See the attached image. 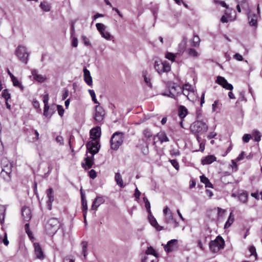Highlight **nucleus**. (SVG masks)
<instances>
[{"label": "nucleus", "instance_id": "f03ea898", "mask_svg": "<svg viewBox=\"0 0 262 262\" xmlns=\"http://www.w3.org/2000/svg\"><path fill=\"white\" fill-rule=\"evenodd\" d=\"M124 140V135L121 132H116L112 136L110 143L111 148L114 150H117L122 144Z\"/></svg>", "mask_w": 262, "mask_h": 262}, {"label": "nucleus", "instance_id": "39448f33", "mask_svg": "<svg viewBox=\"0 0 262 262\" xmlns=\"http://www.w3.org/2000/svg\"><path fill=\"white\" fill-rule=\"evenodd\" d=\"M15 54L21 62L25 64L27 63L29 53H28L26 47L19 46L15 51Z\"/></svg>", "mask_w": 262, "mask_h": 262}, {"label": "nucleus", "instance_id": "2f4dec72", "mask_svg": "<svg viewBox=\"0 0 262 262\" xmlns=\"http://www.w3.org/2000/svg\"><path fill=\"white\" fill-rule=\"evenodd\" d=\"M162 95L175 99L176 97L178 96L179 92H173L169 90L168 93H163Z\"/></svg>", "mask_w": 262, "mask_h": 262}, {"label": "nucleus", "instance_id": "6e6d98bb", "mask_svg": "<svg viewBox=\"0 0 262 262\" xmlns=\"http://www.w3.org/2000/svg\"><path fill=\"white\" fill-rule=\"evenodd\" d=\"M170 154L171 156H179L180 155V152L179 149L173 148L170 150Z\"/></svg>", "mask_w": 262, "mask_h": 262}, {"label": "nucleus", "instance_id": "774afa93", "mask_svg": "<svg viewBox=\"0 0 262 262\" xmlns=\"http://www.w3.org/2000/svg\"><path fill=\"white\" fill-rule=\"evenodd\" d=\"M215 2L221 5L222 7H225L226 8H228V5L225 3L224 1H215Z\"/></svg>", "mask_w": 262, "mask_h": 262}, {"label": "nucleus", "instance_id": "3c124183", "mask_svg": "<svg viewBox=\"0 0 262 262\" xmlns=\"http://www.w3.org/2000/svg\"><path fill=\"white\" fill-rule=\"evenodd\" d=\"M72 38V45L73 47H77L78 46V39L74 35H71Z\"/></svg>", "mask_w": 262, "mask_h": 262}, {"label": "nucleus", "instance_id": "20e7f679", "mask_svg": "<svg viewBox=\"0 0 262 262\" xmlns=\"http://www.w3.org/2000/svg\"><path fill=\"white\" fill-rule=\"evenodd\" d=\"M224 246V241L223 238L220 235L217 236L216 238L211 241L209 243L210 250L213 253L219 252Z\"/></svg>", "mask_w": 262, "mask_h": 262}, {"label": "nucleus", "instance_id": "4468645a", "mask_svg": "<svg viewBox=\"0 0 262 262\" xmlns=\"http://www.w3.org/2000/svg\"><path fill=\"white\" fill-rule=\"evenodd\" d=\"M34 248L36 257L40 259H43V253L39 244L37 243H35L34 244Z\"/></svg>", "mask_w": 262, "mask_h": 262}, {"label": "nucleus", "instance_id": "4d7b16f0", "mask_svg": "<svg viewBox=\"0 0 262 262\" xmlns=\"http://www.w3.org/2000/svg\"><path fill=\"white\" fill-rule=\"evenodd\" d=\"M188 54L190 56L192 57H196L198 55V52L194 49H189Z\"/></svg>", "mask_w": 262, "mask_h": 262}, {"label": "nucleus", "instance_id": "49530a36", "mask_svg": "<svg viewBox=\"0 0 262 262\" xmlns=\"http://www.w3.org/2000/svg\"><path fill=\"white\" fill-rule=\"evenodd\" d=\"M253 136L255 141L258 142L260 140L261 135L259 132L257 130L253 132Z\"/></svg>", "mask_w": 262, "mask_h": 262}, {"label": "nucleus", "instance_id": "2eb2a0df", "mask_svg": "<svg viewBox=\"0 0 262 262\" xmlns=\"http://www.w3.org/2000/svg\"><path fill=\"white\" fill-rule=\"evenodd\" d=\"M91 138L93 140H97L99 138L101 135V128L99 126H97L92 128L90 131Z\"/></svg>", "mask_w": 262, "mask_h": 262}, {"label": "nucleus", "instance_id": "052dcab7", "mask_svg": "<svg viewBox=\"0 0 262 262\" xmlns=\"http://www.w3.org/2000/svg\"><path fill=\"white\" fill-rule=\"evenodd\" d=\"M170 162L171 165L177 169L178 170L179 168V164L176 160H170Z\"/></svg>", "mask_w": 262, "mask_h": 262}, {"label": "nucleus", "instance_id": "13d9d810", "mask_svg": "<svg viewBox=\"0 0 262 262\" xmlns=\"http://www.w3.org/2000/svg\"><path fill=\"white\" fill-rule=\"evenodd\" d=\"M76 20H73L71 23V35H74L75 33V24L76 23Z\"/></svg>", "mask_w": 262, "mask_h": 262}, {"label": "nucleus", "instance_id": "c756f323", "mask_svg": "<svg viewBox=\"0 0 262 262\" xmlns=\"http://www.w3.org/2000/svg\"><path fill=\"white\" fill-rule=\"evenodd\" d=\"M13 84L15 87H18L21 91L24 90V86L15 77L11 79Z\"/></svg>", "mask_w": 262, "mask_h": 262}, {"label": "nucleus", "instance_id": "f3484780", "mask_svg": "<svg viewBox=\"0 0 262 262\" xmlns=\"http://www.w3.org/2000/svg\"><path fill=\"white\" fill-rule=\"evenodd\" d=\"M216 160V158L213 155H208L201 160V163L203 165L210 164Z\"/></svg>", "mask_w": 262, "mask_h": 262}, {"label": "nucleus", "instance_id": "c85d7f7f", "mask_svg": "<svg viewBox=\"0 0 262 262\" xmlns=\"http://www.w3.org/2000/svg\"><path fill=\"white\" fill-rule=\"evenodd\" d=\"M149 220L151 225L154 227H155L157 230L160 231L163 229V227L160 226L158 225L157 221L154 217H152L151 219H149Z\"/></svg>", "mask_w": 262, "mask_h": 262}, {"label": "nucleus", "instance_id": "e2e57ef3", "mask_svg": "<svg viewBox=\"0 0 262 262\" xmlns=\"http://www.w3.org/2000/svg\"><path fill=\"white\" fill-rule=\"evenodd\" d=\"M89 176L92 179H94L97 176L96 171L94 169H91L89 171Z\"/></svg>", "mask_w": 262, "mask_h": 262}, {"label": "nucleus", "instance_id": "a878e982", "mask_svg": "<svg viewBox=\"0 0 262 262\" xmlns=\"http://www.w3.org/2000/svg\"><path fill=\"white\" fill-rule=\"evenodd\" d=\"M200 180L201 182L205 184L206 187H213V185L210 182L209 179L204 175L200 176Z\"/></svg>", "mask_w": 262, "mask_h": 262}, {"label": "nucleus", "instance_id": "412c9836", "mask_svg": "<svg viewBox=\"0 0 262 262\" xmlns=\"http://www.w3.org/2000/svg\"><path fill=\"white\" fill-rule=\"evenodd\" d=\"M32 75L34 79L39 82H43L46 80L45 77L38 74V72L36 70H33L32 71Z\"/></svg>", "mask_w": 262, "mask_h": 262}, {"label": "nucleus", "instance_id": "5701e85b", "mask_svg": "<svg viewBox=\"0 0 262 262\" xmlns=\"http://www.w3.org/2000/svg\"><path fill=\"white\" fill-rule=\"evenodd\" d=\"M103 202L104 200L100 196L97 197L93 201L92 209L93 210L96 209Z\"/></svg>", "mask_w": 262, "mask_h": 262}, {"label": "nucleus", "instance_id": "680f3d73", "mask_svg": "<svg viewBox=\"0 0 262 262\" xmlns=\"http://www.w3.org/2000/svg\"><path fill=\"white\" fill-rule=\"evenodd\" d=\"M251 137V136L250 134H245L243 137V141L245 143H247L249 141Z\"/></svg>", "mask_w": 262, "mask_h": 262}, {"label": "nucleus", "instance_id": "8fccbe9b", "mask_svg": "<svg viewBox=\"0 0 262 262\" xmlns=\"http://www.w3.org/2000/svg\"><path fill=\"white\" fill-rule=\"evenodd\" d=\"M165 57L172 61H174L175 60L176 56L173 53L168 52L166 54Z\"/></svg>", "mask_w": 262, "mask_h": 262}, {"label": "nucleus", "instance_id": "cd10ccee", "mask_svg": "<svg viewBox=\"0 0 262 262\" xmlns=\"http://www.w3.org/2000/svg\"><path fill=\"white\" fill-rule=\"evenodd\" d=\"M6 208L3 205H0V223L3 224L4 222Z\"/></svg>", "mask_w": 262, "mask_h": 262}, {"label": "nucleus", "instance_id": "4c0bfd02", "mask_svg": "<svg viewBox=\"0 0 262 262\" xmlns=\"http://www.w3.org/2000/svg\"><path fill=\"white\" fill-rule=\"evenodd\" d=\"M2 96L5 99L6 101H8V100L11 97V95L7 89H5L2 92Z\"/></svg>", "mask_w": 262, "mask_h": 262}, {"label": "nucleus", "instance_id": "e433bc0d", "mask_svg": "<svg viewBox=\"0 0 262 262\" xmlns=\"http://www.w3.org/2000/svg\"><path fill=\"white\" fill-rule=\"evenodd\" d=\"M247 6V3L246 0H242L241 2H238V4L237 5V10L238 12H241V7H242L243 9L246 8V6Z\"/></svg>", "mask_w": 262, "mask_h": 262}, {"label": "nucleus", "instance_id": "f704fd0d", "mask_svg": "<svg viewBox=\"0 0 262 262\" xmlns=\"http://www.w3.org/2000/svg\"><path fill=\"white\" fill-rule=\"evenodd\" d=\"M40 8L45 11L48 12L50 10L51 6L47 2L41 3L40 4Z\"/></svg>", "mask_w": 262, "mask_h": 262}, {"label": "nucleus", "instance_id": "6ab92c4d", "mask_svg": "<svg viewBox=\"0 0 262 262\" xmlns=\"http://www.w3.org/2000/svg\"><path fill=\"white\" fill-rule=\"evenodd\" d=\"M84 79L85 82L90 86L92 85L93 80L90 71L86 68L83 69Z\"/></svg>", "mask_w": 262, "mask_h": 262}, {"label": "nucleus", "instance_id": "a18cd8bd", "mask_svg": "<svg viewBox=\"0 0 262 262\" xmlns=\"http://www.w3.org/2000/svg\"><path fill=\"white\" fill-rule=\"evenodd\" d=\"M141 149L142 153L144 155H147L149 152L148 144L147 143L145 142V145L141 148Z\"/></svg>", "mask_w": 262, "mask_h": 262}, {"label": "nucleus", "instance_id": "864d4df0", "mask_svg": "<svg viewBox=\"0 0 262 262\" xmlns=\"http://www.w3.org/2000/svg\"><path fill=\"white\" fill-rule=\"evenodd\" d=\"M169 90L173 92H179V94L181 92L182 89L179 86L172 85L169 89Z\"/></svg>", "mask_w": 262, "mask_h": 262}, {"label": "nucleus", "instance_id": "338daca9", "mask_svg": "<svg viewBox=\"0 0 262 262\" xmlns=\"http://www.w3.org/2000/svg\"><path fill=\"white\" fill-rule=\"evenodd\" d=\"M69 91L67 89H64L63 90V92L62 95V99L64 100L66 99L68 96H69Z\"/></svg>", "mask_w": 262, "mask_h": 262}, {"label": "nucleus", "instance_id": "7ed1b4c3", "mask_svg": "<svg viewBox=\"0 0 262 262\" xmlns=\"http://www.w3.org/2000/svg\"><path fill=\"white\" fill-rule=\"evenodd\" d=\"M59 227V222L56 218H51L45 225V231L49 235H54Z\"/></svg>", "mask_w": 262, "mask_h": 262}, {"label": "nucleus", "instance_id": "5fc2aeb1", "mask_svg": "<svg viewBox=\"0 0 262 262\" xmlns=\"http://www.w3.org/2000/svg\"><path fill=\"white\" fill-rule=\"evenodd\" d=\"M82 40L84 44L86 46H91V43L89 39L85 36H82Z\"/></svg>", "mask_w": 262, "mask_h": 262}, {"label": "nucleus", "instance_id": "603ef678", "mask_svg": "<svg viewBox=\"0 0 262 262\" xmlns=\"http://www.w3.org/2000/svg\"><path fill=\"white\" fill-rule=\"evenodd\" d=\"M25 229L26 232L27 233V234H28L29 237L30 238H32V233L30 230L29 224L28 223L26 224L25 225Z\"/></svg>", "mask_w": 262, "mask_h": 262}, {"label": "nucleus", "instance_id": "b1692460", "mask_svg": "<svg viewBox=\"0 0 262 262\" xmlns=\"http://www.w3.org/2000/svg\"><path fill=\"white\" fill-rule=\"evenodd\" d=\"M115 180L117 185H118L120 187L124 188L125 187V185L123 184L122 177L119 172H117L115 173Z\"/></svg>", "mask_w": 262, "mask_h": 262}, {"label": "nucleus", "instance_id": "58836bf2", "mask_svg": "<svg viewBox=\"0 0 262 262\" xmlns=\"http://www.w3.org/2000/svg\"><path fill=\"white\" fill-rule=\"evenodd\" d=\"M81 246L82 248V253L83 254L84 257H86V252L87 251L88 243L86 242H82L81 243Z\"/></svg>", "mask_w": 262, "mask_h": 262}, {"label": "nucleus", "instance_id": "6e6552de", "mask_svg": "<svg viewBox=\"0 0 262 262\" xmlns=\"http://www.w3.org/2000/svg\"><path fill=\"white\" fill-rule=\"evenodd\" d=\"M105 115V112L103 108L97 105L95 106V114L94 119L98 123H101Z\"/></svg>", "mask_w": 262, "mask_h": 262}, {"label": "nucleus", "instance_id": "393cba45", "mask_svg": "<svg viewBox=\"0 0 262 262\" xmlns=\"http://www.w3.org/2000/svg\"><path fill=\"white\" fill-rule=\"evenodd\" d=\"M94 164V156L91 157H86L85 158V165L86 166L85 168L90 169L91 168Z\"/></svg>", "mask_w": 262, "mask_h": 262}, {"label": "nucleus", "instance_id": "ea45409f", "mask_svg": "<svg viewBox=\"0 0 262 262\" xmlns=\"http://www.w3.org/2000/svg\"><path fill=\"white\" fill-rule=\"evenodd\" d=\"M143 134L145 138H149L152 137V133L150 129L145 128L143 132Z\"/></svg>", "mask_w": 262, "mask_h": 262}, {"label": "nucleus", "instance_id": "a19ab883", "mask_svg": "<svg viewBox=\"0 0 262 262\" xmlns=\"http://www.w3.org/2000/svg\"><path fill=\"white\" fill-rule=\"evenodd\" d=\"M249 250L251 253V255H253L255 257V259H257V253L256 252V249L253 246H250L249 247Z\"/></svg>", "mask_w": 262, "mask_h": 262}, {"label": "nucleus", "instance_id": "473e14b6", "mask_svg": "<svg viewBox=\"0 0 262 262\" xmlns=\"http://www.w3.org/2000/svg\"><path fill=\"white\" fill-rule=\"evenodd\" d=\"M11 173H7L6 171H2L1 176L6 181H9L11 180Z\"/></svg>", "mask_w": 262, "mask_h": 262}, {"label": "nucleus", "instance_id": "f257e3e1", "mask_svg": "<svg viewBox=\"0 0 262 262\" xmlns=\"http://www.w3.org/2000/svg\"><path fill=\"white\" fill-rule=\"evenodd\" d=\"M208 129V125L202 121H196L190 126V132L195 136L199 142H200V136L206 133Z\"/></svg>", "mask_w": 262, "mask_h": 262}, {"label": "nucleus", "instance_id": "9b49d317", "mask_svg": "<svg viewBox=\"0 0 262 262\" xmlns=\"http://www.w3.org/2000/svg\"><path fill=\"white\" fill-rule=\"evenodd\" d=\"M216 82L219 84L222 85L223 88L227 90L232 91L233 89V85L229 83L224 77L218 76Z\"/></svg>", "mask_w": 262, "mask_h": 262}, {"label": "nucleus", "instance_id": "0eeeda50", "mask_svg": "<svg viewBox=\"0 0 262 262\" xmlns=\"http://www.w3.org/2000/svg\"><path fill=\"white\" fill-rule=\"evenodd\" d=\"M100 145L97 140H92L86 144V147L89 152L94 156L99 150Z\"/></svg>", "mask_w": 262, "mask_h": 262}, {"label": "nucleus", "instance_id": "37998d69", "mask_svg": "<svg viewBox=\"0 0 262 262\" xmlns=\"http://www.w3.org/2000/svg\"><path fill=\"white\" fill-rule=\"evenodd\" d=\"M89 92L92 97V100L94 101V102L96 104H99V103L97 101V100L96 98V95L95 93L94 90H89Z\"/></svg>", "mask_w": 262, "mask_h": 262}, {"label": "nucleus", "instance_id": "ddd939ff", "mask_svg": "<svg viewBox=\"0 0 262 262\" xmlns=\"http://www.w3.org/2000/svg\"><path fill=\"white\" fill-rule=\"evenodd\" d=\"M47 196L48 198V200L47 202V208L49 210H51L52 204L54 200L53 189L51 188L48 189L47 190Z\"/></svg>", "mask_w": 262, "mask_h": 262}, {"label": "nucleus", "instance_id": "dca6fc26", "mask_svg": "<svg viewBox=\"0 0 262 262\" xmlns=\"http://www.w3.org/2000/svg\"><path fill=\"white\" fill-rule=\"evenodd\" d=\"M12 164L7 161L6 159L2 160V171H7V173H11L12 172Z\"/></svg>", "mask_w": 262, "mask_h": 262}, {"label": "nucleus", "instance_id": "c03bdc74", "mask_svg": "<svg viewBox=\"0 0 262 262\" xmlns=\"http://www.w3.org/2000/svg\"><path fill=\"white\" fill-rule=\"evenodd\" d=\"M146 254H151L155 256H157V253L155 249L151 246H149L147 248L146 251Z\"/></svg>", "mask_w": 262, "mask_h": 262}, {"label": "nucleus", "instance_id": "1a4fd4ad", "mask_svg": "<svg viewBox=\"0 0 262 262\" xmlns=\"http://www.w3.org/2000/svg\"><path fill=\"white\" fill-rule=\"evenodd\" d=\"M165 251L167 253H170L176 250L178 248V240L176 239H171L166 245L162 244Z\"/></svg>", "mask_w": 262, "mask_h": 262}, {"label": "nucleus", "instance_id": "bf43d9fd", "mask_svg": "<svg viewBox=\"0 0 262 262\" xmlns=\"http://www.w3.org/2000/svg\"><path fill=\"white\" fill-rule=\"evenodd\" d=\"M57 111L58 114L60 116L62 117L63 115L64 110L61 105H57Z\"/></svg>", "mask_w": 262, "mask_h": 262}, {"label": "nucleus", "instance_id": "0e129e2a", "mask_svg": "<svg viewBox=\"0 0 262 262\" xmlns=\"http://www.w3.org/2000/svg\"><path fill=\"white\" fill-rule=\"evenodd\" d=\"M56 141L60 145H63V138L61 136H57V137L56 138Z\"/></svg>", "mask_w": 262, "mask_h": 262}, {"label": "nucleus", "instance_id": "c9c22d12", "mask_svg": "<svg viewBox=\"0 0 262 262\" xmlns=\"http://www.w3.org/2000/svg\"><path fill=\"white\" fill-rule=\"evenodd\" d=\"M248 194L247 193H242L238 195V200L240 202L245 203L247 202Z\"/></svg>", "mask_w": 262, "mask_h": 262}, {"label": "nucleus", "instance_id": "69168bd1", "mask_svg": "<svg viewBox=\"0 0 262 262\" xmlns=\"http://www.w3.org/2000/svg\"><path fill=\"white\" fill-rule=\"evenodd\" d=\"M233 58L235 59H236L238 61H242L243 60V56L238 54V53H236L234 56H233Z\"/></svg>", "mask_w": 262, "mask_h": 262}, {"label": "nucleus", "instance_id": "a211bd4d", "mask_svg": "<svg viewBox=\"0 0 262 262\" xmlns=\"http://www.w3.org/2000/svg\"><path fill=\"white\" fill-rule=\"evenodd\" d=\"M249 23L250 26L257 27V16L255 14H251L249 12L248 16Z\"/></svg>", "mask_w": 262, "mask_h": 262}, {"label": "nucleus", "instance_id": "9d476101", "mask_svg": "<svg viewBox=\"0 0 262 262\" xmlns=\"http://www.w3.org/2000/svg\"><path fill=\"white\" fill-rule=\"evenodd\" d=\"M96 27L98 31L100 33L102 37L105 38L107 40H109L111 38V34L110 33L106 31V26L101 23H97Z\"/></svg>", "mask_w": 262, "mask_h": 262}, {"label": "nucleus", "instance_id": "7c9ffc66", "mask_svg": "<svg viewBox=\"0 0 262 262\" xmlns=\"http://www.w3.org/2000/svg\"><path fill=\"white\" fill-rule=\"evenodd\" d=\"M233 221H234V217H233V216L232 215V213L231 212L230 214V215L228 217V221L226 222V223L225 224L224 228L225 229L229 228L232 225Z\"/></svg>", "mask_w": 262, "mask_h": 262}, {"label": "nucleus", "instance_id": "72a5a7b5", "mask_svg": "<svg viewBox=\"0 0 262 262\" xmlns=\"http://www.w3.org/2000/svg\"><path fill=\"white\" fill-rule=\"evenodd\" d=\"M143 76L144 77V79L145 82L146 83V84L148 86H149L150 88H151L152 84H151V83L150 82L151 79H150V78L149 77H148L147 76V72H143Z\"/></svg>", "mask_w": 262, "mask_h": 262}, {"label": "nucleus", "instance_id": "4be33fe9", "mask_svg": "<svg viewBox=\"0 0 262 262\" xmlns=\"http://www.w3.org/2000/svg\"><path fill=\"white\" fill-rule=\"evenodd\" d=\"M179 116L181 119L184 118L188 114L187 109L183 105H180L178 107Z\"/></svg>", "mask_w": 262, "mask_h": 262}, {"label": "nucleus", "instance_id": "79ce46f5", "mask_svg": "<svg viewBox=\"0 0 262 262\" xmlns=\"http://www.w3.org/2000/svg\"><path fill=\"white\" fill-rule=\"evenodd\" d=\"M143 201L145 203V207L146 208L148 212L150 213V202L148 200L147 198L146 197L143 198Z\"/></svg>", "mask_w": 262, "mask_h": 262}, {"label": "nucleus", "instance_id": "bb28decb", "mask_svg": "<svg viewBox=\"0 0 262 262\" xmlns=\"http://www.w3.org/2000/svg\"><path fill=\"white\" fill-rule=\"evenodd\" d=\"M164 222L167 224L171 223L174 219L173 214L171 211H169V213L164 215Z\"/></svg>", "mask_w": 262, "mask_h": 262}, {"label": "nucleus", "instance_id": "f8f14e48", "mask_svg": "<svg viewBox=\"0 0 262 262\" xmlns=\"http://www.w3.org/2000/svg\"><path fill=\"white\" fill-rule=\"evenodd\" d=\"M21 215L25 221H29L32 217L31 209L28 207H23L21 209Z\"/></svg>", "mask_w": 262, "mask_h": 262}, {"label": "nucleus", "instance_id": "423d86ee", "mask_svg": "<svg viewBox=\"0 0 262 262\" xmlns=\"http://www.w3.org/2000/svg\"><path fill=\"white\" fill-rule=\"evenodd\" d=\"M154 67L156 71L160 74L164 72H168L171 69L170 66L168 62H162L160 60L155 61Z\"/></svg>", "mask_w": 262, "mask_h": 262}, {"label": "nucleus", "instance_id": "de8ad7c7", "mask_svg": "<svg viewBox=\"0 0 262 262\" xmlns=\"http://www.w3.org/2000/svg\"><path fill=\"white\" fill-rule=\"evenodd\" d=\"M200 42V39L198 35L194 36L192 40V45L194 47L198 46Z\"/></svg>", "mask_w": 262, "mask_h": 262}, {"label": "nucleus", "instance_id": "aec40b11", "mask_svg": "<svg viewBox=\"0 0 262 262\" xmlns=\"http://www.w3.org/2000/svg\"><path fill=\"white\" fill-rule=\"evenodd\" d=\"M156 137L158 138L159 141L161 144L164 142H168L169 141L168 137L164 132H160L158 133L156 135Z\"/></svg>", "mask_w": 262, "mask_h": 262}, {"label": "nucleus", "instance_id": "09e8293b", "mask_svg": "<svg viewBox=\"0 0 262 262\" xmlns=\"http://www.w3.org/2000/svg\"><path fill=\"white\" fill-rule=\"evenodd\" d=\"M82 207H83V216H84V221L85 222H86V210L88 209L86 201H82Z\"/></svg>", "mask_w": 262, "mask_h": 262}]
</instances>
